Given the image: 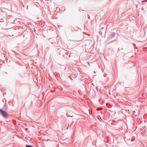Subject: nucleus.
Returning a JSON list of instances; mask_svg holds the SVG:
<instances>
[{
	"label": "nucleus",
	"instance_id": "nucleus-2",
	"mask_svg": "<svg viewBox=\"0 0 147 147\" xmlns=\"http://www.w3.org/2000/svg\"><path fill=\"white\" fill-rule=\"evenodd\" d=\"M102 109V108H98L96 109V110L97 111H100V110H101Z\"/></svg>",
	"mask_w": 147,
	"mask_h": 147
},
{
	"label": "nucleus",
	"instance_id": "nucleus-3",
	"mask_svg": "<svg viewBox=\"0 0 147 147\" xmlns=\"http://www.w3.org/2000/svg\"><path fill=\"white\" fill-rule=\"evenodd\" d=\"M142 2H144V1H142Z\"/></svg>",
	"mask_w": 147,
	"mask_h": 147
},
{
	"label": "nucleus",
	"instance_id": "nucleus-1",
	"mask_svg": "<svg viewBox=\"0 0 147 147\" xmlns=\"http://www.w3.org/2000/svg\"><path fill=\"white\" fill-rule=\"evenodd\" d=\"M0 114L2 115L5 117H7V114L6 112L1 109H0Z\"/></svg>",
	"mask_w": 147,
	"mask_h": 147
}]
</instances>
